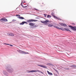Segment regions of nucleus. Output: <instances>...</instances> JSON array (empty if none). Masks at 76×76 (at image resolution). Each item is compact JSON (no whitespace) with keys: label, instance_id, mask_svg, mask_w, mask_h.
<instances>
[{"label":"nucleus","instance_id":"nucleus-24","mask_svg":"<svg viewBox=\"0 0 76 76\" xmlns=\"http://www.w3.org/2000/svg\"><path fill=\"white\" fill-rule=\"evenodd\" d=\"M71 67H75V66H74V65H72V66H71Z\"/></svg>","mask_w":76,"mask_h":76},{"label":"nucleus","instance_id":"nucleus-11","mask_svg":"<svg viewBox=\"0 0 76 76\" xmlns=\"http://www.w3.org/2000/svg\"><path fill=\"white\" fill-rule=\"evenodd\" d=\"M64 29L65 31H69V32H72V31H70V30H69V28H64Z\"/></svg>","mask_w":76,"mask_h":76},{"label":"nucleus","instance_id":"nucleus-29","mask_svg":"<svg viewBox=\"0 0 76 76\" xmlns=\"http://www.w3.org/2000/svg\"><path fill=\"white\" fill-rule=\"evenodd\" d=\"M35 26V27H37V26Z\"/></svg>","mask_w":76,"mask_h":76},{"label":"nucleus","instance_id":"nucleus-10","mask_svg":"<svg viewBox=\"0 0 76 76\" xmlns=\"http://www.w3.org/2000/svg\"><path fill=\"white\" fill-rule=\"evenodd\" d=\"M18 18H19L20 19H25V18L19 16Z\"/></svg>","mask_w":76,"mask_h":76},{"label":"nucleus","instance_id":"nucleus-17","mask_svg":"<svg viewBox=\"0 0 76 76\" xmlns=\"http://www.w3.org/2000/svg\"><path fill=\"white\" fill-rule=\"evenodd\" d=\"M22 3H23V2H22L21 3V6H22V7H23V8H26V7H28V6H22Z\"/></svg>","mask_w":76,"mask_h":76},{"label":"nucleus","instance_id":"nucleus-16","mask_svg":"<svg viewBox=\"0 0 76 76\" xmlns=\"http://www.w3.org/2000/svg\"><path fill=\"white\" fill-rule=\"evenodd\" d=\"M9 35L10 36H12V37H13V36H14V34H13V33H10L9 34Z\"/></svg>","mask_w":76,"mask_h":76},{"label":"nucleus","instance_id":"nucleus-8","mask_svg":"<svg viewBox=\"0 0 76 76\" xmlns=\"http://www.w3.org/2000/svg\"><path fill=\"white\" fill-rule=\"evenodd\" d=\"M0 20H2V21H5L6 22H7V20L5 18H2Z\"/></svg>","mask_w":76,"mask_h":76},{"label":"nucleus","instance_id":"nucleus-1","mask_svg":"<svg viewBox=\"0 0 76 76\" xmlns=\"http://www.w3.org/2000/svg\"><path fill=\"white\" fill-rule=\"evenodd\" d=\"M40 72V73H42V74H44V73L42 72L41 71H40L39 70H33L30 71L29 72L30 73V72H31V73H34V72Z\"/></svg>","mask_w":76,"mask_h":76},{"label":"nucleus","instance_id":"nucleus-31","mask_svg":"<svg viewBox=\"0 0 76 76\" xmlns=\"http://www.w3.org/2000/svg\"><path fill=\"white\" fill-rule=\"evenodd\" d=\"M56 72H57V71H56Z\"/></svg>","mask_w":76,"mask_h":76},{"label":"nucleus","instance_id":"nucleus-25","mask_svg":"<svg viewBox=\"0 0 76 76\" xmlns=\"http://www.w3.org/2000/svg\"><path fill=\"white\" fill-rule=\"evenodd\" d=\"M62 31H64V28L62 29Z\"/></svg>","mask_w":76,"mask_h":76},{"label":"nucleus","instance_id":"nucleus-7","mask_svg":"<svg viewBox=\"0 0 76 76\" xmlns=\"http://www.w3.org/2000/svg\"><path fill=\"white\" fill-rule=\"evenodd\" d=\"M37 66H40V67H43V68H47V66L43 65H37Z\"/></svg>","mask_w":76,"mask_h":76},{"label":"nucleus","instance_id":"nucleus-6","mask_svg":"<svg viewBox=\"0 0 76 76\" xmlns=\"http://www.w3.org/2000/svg\"><path fill=\"white\" fill-rule=\"evenodd\" d=\"M53 18H54L55 19H57L58 20H61V19H60V18H58L57 16H56L54 15H53Z\"/></svg>","mask_w":76,"mask_h":76},{"label":"nucleus","instance_id":"nucleus-22","mask_svg":"<svg viewBox=\"0 0 76 76\" xmlns=\"http://www.w3.org/2000/svg\"><path fill=\"white\" fill-rule=\"evenodd\" d=\"M20 16V15H16V16Z\"/></svg>","mask_w":76,"mask_h":76},{"label":"nucleus","instance_id":"nucleus-4","mask_svg":"<svg viewBox=\"0 0 76 76\" xmlns=\"http://www.w3.org/2000/svg\"><path fill=\"white\" fill-rule=\"evenodd\" d=\"M69 28H71V29L74 31H76V28L74 27H73L71 26H69Z\"/></svg>","mask_w":76,"mask_h":76},{"label":"nucleus","instance_id":"nucleus-18","mask_svg":"<svg viewBox=\"0 0 76 76\" xmlns=\"http://www.w3.org/2000/svg\"><path fill=\"white\" fill-rule=\"evenodd\" d=\"M47 18H51V16L50 15H48L47 16Z\"/></svg>","mask_w":76,"mask_h":76},{"label":"nucleus","instance_id":"nucleus-26","mask_svg":"<svg viewBox=\"0 0 76 76\" xmlns=\"http://www.w3.org/2000/svg\"><path fill=\"white\" fill-rule=\"evenodd\" d=\"M35 10H37V9H35Z\"/></svg>","mask_w":76,"mask_h":76},{"label":"nucleus","instance_id":"nucleus-14","mask_svg":"<svg viewBox=\"0 0 76 76\" xmlns=\"http://www.w3.org/2000/svg\"><path fill=\"white\" fill-rule=\"evenodd\" d=\"M48 73V75H53V74L51 72H50L49 71H47Z\"/></svg>","mask_w":76,"mask_h":76},{"label":"nucleus","instance_id":"nucleus-27","mask_svg":"<svg viewBox=\"0 0 76 76\" xmlns=\"http://www.w3.org/2000/svg\"><path fill=\"white\" fill-rule=\"evenodd\" d=\"M14 20H13V21H14Z\"/></svg>","mask_w":76,"mask_h":76},{"label":"nucleus","instance_id":"nucleus-12","mask_svg":"<svg viewBox=\"0 0 76 76\" xmlns=\"http://www.w3.org/2000/svg\"><path fill=\"white\" fill-rule=\"evenodd\" d=\"M24 23H26V22L25 21H23L22 23H20V25H23Z\"/></svg>","mask_w":76,"mask_h":76},{"label":"nucleus","instance_id":"nucleus-3","mask_svg":"<svg viewBox=\"0 0 76 76\" xmlns=\"http://www.w3.org/2000/svg\"><path fill=\"white\" fill-rule=\"evenodd\" d=\"M41 22L42 23H43L44 24H45L46 23H47L48 22H49V20H46L45 21H41Z\"/></svg>","mask_w":76,"mask_h":76},{"label":"nucleus","instance_id":"nucleus-9","mask_svg":"<svg viewBox=\"0 0 76 76\" xmlns=\"http://www.w3.org/2000/svg\"><path fill=\"white\" fill-rule=\"evenodd\" d=\"M29 25H30V26H34L35 25V24L34 23H29Z\"/></svg>","mask_w":76,"mask_h":76},{"label":"nucleus","instance_id":"nucleus-19","mask_svg":"<svg viewBox=\"0 0 76 76\" xmlns=\"http://www.w3.org/2000/svg\"><path fill=\"white\" fill-rule=\"evenodd\" d=\"M53 26V25L50 24L48 25V26L49 27H51L52 26Z\"/></svg>","mask_w":76,"mask_h":76},{"label":"nucleus","instance_id":"nucleus-30","mask_svg":"<svg viewBox=\"0 0 76 76\" xmlns=\"http://www.w3.org/2000/svg\"><path fill=\"white\" fill-rule=\"evenodd\" d=\"M42 4H44V3H42Z\"/></svg>","mask_w":76,"mask_h":76},{"label":"nucleus","instance_id":"nucleus-20","mask_svg":"<svg viewBox=\"0 0 76 76\" xmlns=\"http://www.w3.org/2000/svg\"><path fill=\"white\" fill-rule=\"evenodd\" d=\"M44 15L45 16V18H46V16H47V15L46 14H44Z\"/></svg>","mask_w":76,"mask_h":76},{"label":"nucleus","instance_id":"nucleus-5","mask_svg":"<svg viewBox=\"0 0 76 76\" xmlns=\"http://www.w3.org/2000/svg\"><path fill=\"white\" fill-rule=\"evenodd\" d=\"M19 53H22V54H29V53H26L23 51H22V50H19Z\"/></svg>","mask_w":76,"mask_h":76},{"label":"nucleus","instance_id":"nucleus-21","mask_svg":"<svg viewBox=\"0 0 76 76\" xmlns=\"http://www.w3.org/2000/svg\"><path fill=\"white\" fill-rule=\"evenodd\" d=\"M9 45H10V46H11V47H13V45H12L9 44Z\"/></svg>","mask_w":76,"mask_h":76},{"label":"nucleus","instance_id":"nucleus-23","mask_svg":"<svg viewBox=\"0 0 76 76\" xmlns=\"http://www.w3.org/2000/svg\"><path fill=\"white\" fill-rule=\"evenodd\" d=\"M4 44H5V45H9V44H7V43H4Z\"/></svg>","mask_w":76,"mask_h":76},{"label":"nucleus","instance_id":"nucleus-13","mask_svg":"<svg viewBox=\"0 0 76 76\" xmlns=\"http://www.w3.org/2000/svg\"><path fill=\"white\" fill-rule=\"evenodd\" d=\"M54 28H57V29H61V30H62V29L60 28H59L58 27H57V26H53Z\"/></svg>","mask_w":76,"mask_h":76},{"label":"nucleus","instance_id":"nucleus-2","mask_svg":"<svg viewBox=\"0 0 76 76\" xmlns=\"http://www.w3.org/2000/svg\"><path fill=\"white\" fill-rule=\"evenodd\" d=\"M38 20L34 19L28 20L27 21V22H37Z\"/></svg>","mask_w":76,"mask_h":76},{"label":"nucleus","instance_id":"nucleus-28","mask_svg":"<svg viewBox=\"0 0 76 76\" xmlns=\"http://www.w3.org/2000/svg\"><path fill=\"white\" fill-rule=\"evenodd\" d=\"M23 3H25V1H24V2H23Z\"/></svg>","mask_w":76,"mask_h":76},{"label":"nucleus","instance_id":"nucleus-15","mask_svg":"<svg viewBox=\"0 0 76 76\" xmlns=\"http://www.w3.org/2000/svg\"><path fill=\"white\" fill-rule=\"evenodd\" d=\"M60 25H61V26H67V25L66 24H60Z\"/></svg>","mask_w":76,"mask_h":76}]
</instances>
